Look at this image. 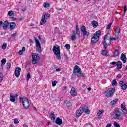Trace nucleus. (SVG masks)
<instances>
[{"label":"nucleus","instance_id":"nucleus-1","mask_svg":"<svg viewBox=\"0 0 127 127\" xmlns=\"http://www.w3.org/2000/svg\"><path fill=\"white\" fill-rule=\"evenodd\" d=\"M73 75H75L76 76H77L78 77H82V78H84L85 77V74L83 73L82 71H81V68L79 67V66L75 65L74 69H73Z\"/></svg>","mask_w":127,"mask_h":127},{"label":"nucleus","instance_id":"nucleus-2","mask_svg":"<svg viewBox=\"0 0 127 127\" xmlns=\"http://www.w3.org/2000/svg\"><path fill=\"white\" fill-rule=\"evenodd\" d=\"M114 119L118 120L119 121H122L124 120V117L122 115V113L120 111L119 108H116L114 110V114L113 115Z\"/></svg>","mask_w":127,"mask_h":127},{"label":"nucleus","instance_id":"nucleus-3","mask_svg":"<svg viewBox=\"0 0 127 127\" xmlns=\"http://www.w3.org/2000/svg\"><path fill=\"white\" fill-rule=\"evenodd\" d=\"M20 101L22 102V104L25 109H28L30 107L29 100H28V99L26 97L24 96L23 98L20 97Z\"/></svg>","mask_w":127,"mask_h":127},{"label":"nucleus","instance_id":"nucleus-4","mask_svg":"<svg viewBox=\"0 0 127 127\" xmlns=\"http://www.w3.org/2000/svg\"><path fill=\"white\" fill-rule=\"evenodd\" d=\"M101 33H102V32L100 30H98L94 34L91 39L92 43H97V42L99 41V38Z\"/></svg>","mask_w":127,"mask_h":127},{"label":"nucleus","instance_id":"nucleus-5","mask_svg":"<svg viewBox=\"0 0 127 127\" xmlns=\"http://www.w3.org/2000/svg\"><path fill=\"white\" fill-rule=\"evenodd\" d=\"M50 17V14L48 13H43L42 15V19L40 22V24L41 25H43L44 24L46 23L47 22L48 18Z\"/></svg>","mask_w":127,"mask_h":127},{"label":"nucleus","instance_id":"nucleus-6","mask_svg":"<svg viewBox=\"0 0 127 127\" xmlns=\"http://www.w3.org/2000/svg\"><path fill=\"white\" fill-rule=\"evenodd\" d=\"M115 91H116L115 88H110L107 89L105 92L106 97L111 98L115 94Z\"/></svg>","mask_w":127,"mask_h":127},{"label":"nucleus","instance_id":"nucleus-7","mask_svg":"<svg viewBox=\"0 0 127 127\" xmlns=\"http://www.w3.org/2000/svg\"><path fill=\"white\" fill-rule=\"evenodd\" d=\"M32 58L33 59L32 61V64H33V65H34V64H36V63H37V61L38 60V59H39V56L38 54H36L35 53H32Z\"/></svg>","mask_w":127,"mask_h":127},{"label":"nucleus","instance_id":"nucleus-8","mask_svg":"<svg viewBox=\"0 0 127 127\" xmlns=\"http://www.w3.org/2000/svg\"><path fill=\"white\" fill-rule=\"evenodd\" d=\"M34 40L36 42V50L40 53L41 52V46H40V42L36 38V37H34Z\"/></svg>","mask_w":127,"mask_h":127},{"label":"nucleus","instance_id":"nucleus-9","mask_svg":"<svg viewBox=\"0 0 127 127\" xmlns=\"http://www.w3.org/2000/svg\"><path fill=\"white\" fill-rule=\"evenodd\" d=\"M53 52L54 54H59L60 53V47L57 45H55L53 47Z\"/></svg>","mask_w":127,"mask_h":127},{"label":"nucleus","instance_id":"nucleus-10","mask_svg":"<svg viewBox=\"0 0 127 127\" xmlns=\"http://www.w3.org/2000/svg\"><path fill=\"white\" fill-rule=\"evenodd\" d=\"M112 42H111V40H108L106 39H104L103 40V45L104 46V48L105 50H107V46H109V45H111V43Z\"/></svg>","mask_w":127,"mask_h":127},{"label":"nucleus","instance_id":"nucleus-11","mask_svg":"<svg viewBox=\"0 0 127 127\" xmlns=\"http://www.w3.org/2000/svg\"><path fill=\"white\" fill-rule=\"evenodd\" d=\"M80 29L84 36H89V35H90V32L86 31V26L84 25L82 26Z\"/></svg>","mask_w":127,"mask_h":127},{"label":"nucleus","instance_id":"nucleus-12","mask_svg":"<svg viewBox=\"0 0 127 127\" xmlns=\"http://www.w3.org/2000/svg\"><path fill=\"white\" fill-rule=\"evenodd\" d=\"M17 97H18V95H17V94L13 95V93H10V101L11 102H12V103H14V102H15V101L16 100V99H17Z\"/></svg>","mask_w":127,"mask_h":127},{"label":"nucleus","instance_id":"nucleus-13","mask_svg":"<svg viewBox=\"0 0 127 127\" xmlns=\"http://www.w3.org/2000/svg\"><path fill=\"white\" fill-rule=\"evenodd\" d=\"M119 85L120 86L122 90H127V84L124 83L123 81H120L119 82Z\"/></svg>","mask_w":127,"mask_h":127},{"label":"nucleus","instance_id":"nucleus-14","mask_svg":"<svg viewBox=\"0 0 127 127\" xmlns=\"http://www.w3.org/2000/svg\"><path fill=\"white\" fill-rule=\"evenodd\" d=\"M20 72H21V68L19 67H17L15 70V76H16L17 78H18L20 75Z\"/></svg>","mask_w":127,"mask_h":127},{"label":"nucleus","instance_id":"nucleus-15","mask_svg":"<svg viewBox=\"0 0 127 127\" xmlns=\"http://www.w3.org/2000/svg\"><path fill=\"white\" fill-rule=\"evenodd\" d=\"M80 108H82V111H83V113H85V114H90V113H91V111H90V110H89V108L86 106H85L84 107H81Z\"/></svg>","mask_w":127,"mask_h":127},{"label":"nucleus","instance_id":"nucleus-16","mask_svg":"<svg viewBox=\"0 0 127 127\" xmlns=\"http://www.w3.org/2000/svg\"><path fill=\"white\" fill-rule=\"evenodd\" d=\"M121 111L123 112V113L124 114V115H126V114H127V108H126V106H125V103H123L121 105Z\"/></svg>","mask_w":127,"mask_h":127},{"label":"nucleus","instance_id":"nucleus-17","mask_svg":"<svg viewBox=\"0 0 127 127\" xmlns=\"http://www.w3.org/2000/svg\"><path fill=\"white\" fill-rule=\"evenodd\" d=\"M49 117L50 118L52 122L53 123L55 122V114H54V112H53V111L51 112Z\"/></svg>","mask_w":127,"mask_h":127},{"label":"nucleus","instance_id":"nucleus-18","mask_svg":"<svg viewBox=\"0 0 127 127\" xmlns=\"http://www.w3.org/2000/svg\"><path fill=\"white\" fill-rule=\"evenodd\" d=\"M83 110L82 108L80 107L76 112V115L77 117H80L83 114Z\"/></svg>","mask_w":127,"mask_h":127},{"label":"nucleus","instance_id":"nucleus-19","mask_svg":"<svg viewBox=\"0 0 127 127\" xmlns=\"http://www.w3.org/2000/svg\"><path fill=\"white\" fill-rule=\"evenodd\" d=\"M120 59L123 61V63H126V62H127V57H126V55L124 54V53L121 54Z\"/></svg>","mask_w":127,"mask_h":127},{"label":"nucleus","instance_id":"nucleus-20","mask_svg":"<svg viewBox=\"0 0 127 127\" xmlns=\"http://www.w3.org/2000/svg\"><path fill=\"white\" fill-rule=\"evenodd\" d=\"M9 25V23L7 21H5L3 24V29L6 30L8 28V26Z\"/></svg>","mask_w":127,"mask_h":127},{"label":"nucleus","instance_id":"nucleus-21","mask_svg":"<svg viewBox=\"0 0 127 127\" xmlns=\"http://www.w3.org/2000/svg\"><path fill=\"white\" fill-rule=\"evenodd\" d=\"M70 94L73 97H76V96H77V92L76 91V88L72 87L70 91Z\"/></svg>","mask_w":127,"mask_h":127},{"label":"nucleus","instance_id":"nucleus-22","mask_svg":"<svg viewBox=\"0 0 127 127\" xmlns=\"http://www.w3.org/2000/svg\"><path fill=\"white\" fill-rule=\"evenodd\" d=\"M117 65V69L118 70H121L122 69V67L123 66V64H122V62L121 61H119L116 63Z\"/></svg>","mask_w":127,"mask_h":127},{"label":"nucleus","instance_id":"nucleus-23","mask_svg":"<svg viewBox=\"0 0 127 127\" xmlns=\"http://www.w3.org/2000/svg\"><path fill=\"white\" fill-rule=\"evenodd\" d=\"M56 124H57V125H59V126H60L62 125V119L59 118H57L56 121H55Z\"/></svg>","mask_w":127,"mask_h":127},{"label":"nucleus","instance_id":"nucleus-24","mask_svg":"<svg viewBox=\"0 0 127 127\" xmlns=\"http://www.w3.org/2000/svg\"><path fill=\"white\" fill-rule=\"evenodd\" d=\"M15 26H16V24L14 22H11L10 24V30H13V29H14L15 28Z\"/></svg>","mask_w":127,"mask_h":127},{"label":"nucleus","instance_id":"nucleus-25","mask_svg":"<svg viewBox=\"0 0 127 127\" xmlns=\"http://www.w3.org/2000/svg\"><path fill=\"white\" fill-rule=\"evenodd\" d=\"M111 37H112V36H111V34L110 33H108L104 36V39H107L109 40H111Z\"/></svg>","mask_w":127,"mask_h":127},{"label":"nucleus","instance_id":"nucleus-26","mask_svg":"<svg viewBox=\"0 0 127 127\" xmlns=\"http://www.w3.org/2000/svg\"><path fill=\"white\" fill-rule=\"evenodd\" d=\"M115 31V35L120 37V27L117 26Z\"/></svg>","mask_w":127,"mask_h":127},{"label":"nucleus","instance_id":"nucleus-27","mask_svg":"<svg viewBox=\"0 0 127 127\" xmlns=\"http://www.w3.org/2000/svg\"><path fill=\"white\" fill-rule=\"evenodd\" d=\"M71 40L74 41L75 39H77V37H76V31H74L72 33L71 36Z\"/></svg>","mask_w":127,"mask_h":127},{"label":"nucleus","instance_id":"nucleus-28","mask_svg":"<svg viewBox=\"0 0 127 127\" xmlns=\"http://www.w3.org/2000/svg\"><path fill=\"white\" fill-rule=\"evenodd\" d=\"M1 67H3L4 65H5V63H6V59L4 58L1 61Z\"/></svg>","mask_w":127,"mask_h":127},{"label":"nucleus","instance_id":"nucleus-29","mask_svg":"<svg viewBox=\"0 0 127 127\" xmlns=\"http://www.w3.org/2000/svg\"><path fill=\"white\" fill-rule=\"evenodd\" d=\"M91 24H92V25H93V26L94 28H96V27H97V26H98V23L96 21H93L91 22Z\"/></svg>","mask_w":127,"mask_h":127},{"label":"nucleus","instance_id":"nucleus-30","mask_svg":"<svg viewBox=\"0 0 127 127\" xmlns=\"http://www.w3.org/2000/svg\"><path fill=\"white\" fill-rule=\"evenodd\" d=\"M119 50L118 49L115 50L113 55L114 57H116V56H118V55H119Z\"/></svg>","mask_w":127,"mask_h":127},{"label":"nucleus","instance_id":"nucleus-31","mask_svg":"<svg viewBox=\"0 0 127 127\" xmlns=\"http://www.w3.org/2000/svg\"><path fill=\"white\" fill-rule=\"evenodd\" d=\"M76 34H77V35H79L80 34V29H79V26L77 25L76 26Z\"/></svg>","mask_w":127,"mask_h":127},{"label":"nucleus","instance_id":"nucleus-32","mask_svg":"<svg viewBox=\"0 0 127 127\" xmlns=\"http://www.w3.org/2000/svg\"><path fill=\"white\" fill-rule=\"evenodd\" d=\"M117 84H118V82H117V80L116 79H114L112 81V86L113 87H116Z\"/></svg>","mask_w":127,"mask_h":127},{"label":"nucleus","instance_id":"nucleus-33","mask_svg":"<svg viewBox=\"0 0 127 127\" xmlns=\"http://www.w3.org/2000/svg\"><path fill=\"white\" fill-rule=\"evenodd\" d=\"M117 102H118V99H115L114 100L112 101L110 104L112 105H115V104H117Z\"/></svg>","mask_w":127,"mask_h":127},{"label":"nucleus","instance_id":"nucleus-34","mask_svg":"<svg viewBox=\"0 0 127 127\" xmlns=\"http://www.w3.org/2000/svg\"><path fill=\"white\" fill-rule=\"evenodd\" d=\"M43 5L44 7H45V8H48V7H49L50 5L47 2H45L43 3Z\"/></svg>","mask_w":127,"mask_h":127},{"label":"nucleus","instance_id":"nucleus-35","mask_svg":"<svg viewBox=\"0 0 127 127\" xmlns=\"http://www.w3.org/2000/svg\"><path fill=\"white\" fill-rule=\"evenodd\" d=\"M65 103L66 104L67 107H72V103H71L70 101H68L67 100H66L65 101Z\"/></svg>","mask_w":127,"mask_h":127},{"label":"nucleus","instance_id":"nucleus-36","mask_svg":"<svg viewBox=\"0 0 127 127\" xmlns=\"http://www.w3.org/2000/svg\"><path fill=\"white\" fill-rule=\"evenodd\" d=\"M120 37L119 36L115 35V38H111V42H112V40L116 41L117 39H119Z\"/></svg>","mask_w":127,"mask_h":127},{"label":"nucleus","instance_id":"nucleus-37","mask_svg":"<svg viewBox=\"0 0 127 127\" xmlns=\"http://www.w3.org/2000/svg\"><path fill=\"white\" fill-rule=\"evenodd\" d=\"M55 55H56V58H57V59H58L59 60H60V59H61L60 53H59V54H55Z\"/></svg>","mask_w":127,"mask_h":127},{"label":"nucleus","instance_id":"nucleus-38","mask_svg":"<svg viewBox=\"0 0 127 127\" xmlns=\"http://www.w3.org/2000/svg\"><path fill=\"white\" fill-rule=\"evenodd\" d=\"M2 80H3V75L2 73H0V83H1L2 82Z\"/></svg>","mask_w":127,"mask_h":127},{"label":"nucleus","instance_id":"nucleus-39","mask_svg":"<svg viewBox=\"0 0 127 127\" xmlns=\"http://www.w3.org/2000/svg\"><path fill=\"white\" fill-rule=\"evenodd\" d=\"M102 113H104V110H99L97 114V115L99 117V116H101V114H102Z\"/></svg>","mask_w":127,"mask_h":127},{"label":"nucleus","instance_id":"nucleus-40","mask_svg":"<svg viewBox=\"0 0 127 127\" xmlns=\"http://www.w3.org/2000/svg\"><path fill=\"white\" fill-rule=\"evenodd\" d=\"M13 14H14L13 11H9L8 12V15H9V16H12V15H13Z\"/></svg>","mask_w":127,"mask_h":127},{"label":"nucleus","instance_id":"nucleus-41","mask_svg":"<svg viewBox=\"0 0 127 127\" xmlns=\"http://www.w3.org/2000/svg\"><path fill=\"white\" fill-rule=\"evenodd\" d=\"M56 84H57V81H53L52 82L53 87H55L56 86Z\"/></svg>","mask_w":127,"mask_h":127},{"label":"nucleus","instance_id":"nucleus-42","mask_svg":"<svg viewBox=\"0 0 127 127\" xmlns=\"http://www.w3.org/2000/svg\"><path fill=\"white\" fill-rule=\"evenodd\" d=\"M65 46L66 49H70L71 48V45L69 44H66Z\"/></svg>","mask_w":127,"mask_h":127},{"label":"nucleus","instance_id":"nucleus-43","mask_svg":"<svg viewBox=\"0 0 127 127\" xmlns=\"http://www.w3.org/2000/svg\"><path fill=\"white\" fill-rule=\"evenodd\" d=\"M7 45V44H6V43H4L2 46V49H5V48H6Z\"/></svg>","mask_w":127,"mask_h":127},{"label":"nucleus","instance_id":"nucleus-44","mask_svg":"<svg viewBox=\"0 0 127 127\" xmlns=\"http://www.w3.org/2000/svg\"><path fill=\"white\" fill-rule=\"evenodd\" d=\"M114 126L115 127H120L121 125L120 124H118L116 122H114Z\"/></svg>","mask_w":127,"mask_h":127},{"label":"nucleus","instance_id":"nucleus-45","mask_svg":"<svg viewBox=\"0 0 127 127\" xmlns=\"http://www.w3.org/2000/svg\"><path fill=\"white\" fill-rule=\"evenodd\" d=\"M11 66V64H10V63H7V69H10V67Z\"/></svg>","mask_w":127,"mask_h":127},{"label":"nucleus","instance_id":"nucleus-46","mask_svg":"<svg viewBox=\"0 0 127 127\" xmlns=\"http://www.w3.org/2000/svg\"><path fill=\"white\" fill-rule=\"evenodd\" d=\"M102 55H104L105 56H106V55H107V51L106 50L102 51Z\"/></svg>","mask_w":127,"mask_h":127},{"label":"nucleus","instance_id":"nucleus-47","mask_svg":"<svg viewBox=\"0 0 127 127\" xmlns=\"http://www.w3.org/2000/svg\"><path fill=\"white\" fill-rule=\"evenodd\" d=\"M30 73H28L27 75V81H29V79H30Z\"/></svg>","mask_w":127,"mask_h":127},{"label":"nucleus","instance_id":"nucleus-48","mask_svg":"<svg viewBox=\"0 0 127 127\" xmlns=\"http://www.w3.org/2000/svg\"><path fill=\"white\" fill-rule=\"evenodd\" d=\"M112 24H113V23H110L108 26H107V29H110L111 27H112Z\"/></svg>","mask_w":127,"mask_h":127},{"label":"nucleus","instance_id":"nucleus-49","mask_svg":"<svg viewBox=\"0 0 127 127\" xmlns=\"http://www.w3.org/2000/svg\"><path fill=\"white\" fill-rule=\"evenodd\" d=\"M117 64V62H112L110 63V65H116Z\"/></svg>","mask_w":127,"mask_h":127},{"label":"nucleus","instance_id":"nucleus-50","mask_svg":"<svg viewBox=\"0 0 127 127\" xmlns=\"http://www.w3.org/2000/svg\"><path fill=\"white\" fill-rule=\"evenodd\" d=\"M14 124H18V123H19V121L17 119H14Z\"/></svg>","mask_w":127,"mask_h":127},{"label":"nucleus","instance_id":"nucleus-51","mask_svg":"<svg viewBox=\"0 0 127 127\" xmlns=\"http://www.w3.org/2000/svg\"><path fill=\"white\" fill-rule=\"evenodd\" d=\"M16 35H17V33H15L11 35V37H15V36H16Z\"/></svg>","mask_w":127,"mask_h":127},{"label":"nucleus","instance_id":"nucleus-52","mask_svg":"<svg viewBox=\"0 0 127 127\" xmlns=\"http://www.w3.org/2000/svg\"><path fill=\"white\" fill-rule=\"evenodd\" d=\"M111 126H112L111 123H108V124H107L106 127H111Z\"/></svg>","mask_w":127,"mask_h":127},{"label":"nucleus","instance_id":"nucleus-53","mask_svg":"<svg viewBox=\"0 0 127 127\" xmlns=\"http://www.w3.org/2000/svg\"><path fill=\"white\" fill-rule=\"evenodd\" d=\"M123 11H124V12H126V11H127V6L126 5L124 6Z\"/></svg>","mask_w":127,"mask_h":127},{"label":"nucleus","instance_id":"nucleus-54","mask_svg":"<svg viewBox=\"0 0 127 127\" xmlns=\"http://www.w3.org/2000/svg\"><path fill=\"white\" fill-rule=\"evenodd\" d=\"M2 24L3 25V22L2 21H0V27L2 26Z\"/></svg>","mask_w":127,"mask_h":127},{"label":"nucleus","instance_id":"nucleus-55","mask_svg":"<svg viewBox=\"0 0 127 127\" xmlns=\"http://www.w3.org/2000/svg\"><path fill=\"white\" fill-rule=\"evenodd\" d=\"M23 19H24V18H23V17H21V18H19L18 19V21H21L23 20Z\"/></svg>","mask_w":127,"mask_h":127},{"label":"nucleus","instance_id":"nucleus-56","mask_svg":"<svg viewBox=\"0 0 127 127\" xmlns=\"http://www.w3.org/2000/svg\"><path fill=\"white\" fill-rule=\"evenodd\" d=\"M22 53H23V51L22 50H20L19 51V54L21 55V54H22Z\"/></svg>","mask_w":127,"mask_h":127},{"label":"nucleus","instance_id":"nucleus-57","mask_svg":"<svg viewBox=\"0 0 127 127\" xmlns=\"http://www.w3.org/2000/svg\"><path fill=\"white\" fill-rule=\"evenodd\" d=\"M60 71V69L57 68L56 69V72H59Z\"/></svg>","mask_w":127,"mask_h":127},{"label":"nucleus","instance_id":"nucleus-58","mask_svg":"<svg viewBox=\"0 0 127 127\" xmlns=\"http://www.w3.org/2000/svg\"><path fill=\"white\" fill-rule=\"evenodd\" d=\"M117 78H121V74H118L117 76Z\"/></svg>","mask_w":127,"mask_h":127},{"label":"nucleus","instance_id":"nucleus-59","mask_svg":"<svg viewBox=\"0 0 127 127\" xmlns=\"http://www.w3.org/2000/svg\"><path fill=\"white\" fill-rule=\"evenodd\" d=\"M22 51L23 52V51H25V47H23L22 48Z\"/></svg>","mask_w":127,"mask_h":127},{"label":"nucleus","instance_id":"nucleus-60","mask_svg":"<svg viewBox=\"0 0 127 127\" xmlns=\"http://www.w3.org/2000/svg\"><path fill=\"white\" fill-rule=\"evenodd\" d=\"M63 81H66V78L64 77V78H63Z\"/></svg>","mask_w":127,"mask_h":127},{"label":"nucleus","instance_id":"nucleus-61","mask_svg":"<svg viewBox=\"0 0 127 127\" xmlns=\"http://www.w3.org/2000/svg\"><path fill=\"white\" fill-rule=\"evenodd\" d=\"M91 88L89 87V88H87V90H88V91H91Z\"/></svg>","mask_w":127,"mask_h":127},{"label":"nucleus","instance_id":"nucleus-62","mask_svg":"<svg viewBox=\"0 0 127 127\" xmlns=\"http://www.w3.org/2000/svg\"><path fill=\"white\" fill-rule=\"evenodd\" d=\"M26 9H25V8H24V9H22L23 11H25Z\"/></svg>","mask_w":127,"mask_h":127},{"label":"nucleus","instance_id":"nucleus-63","mask_svg":"<svg viewBox=\"0 0 127 127\" xmlns=\"http://www.w3.org/2000/svg\"><path fill=\"white\" fill-rule=\"evenodd\" d=\"M38 38H39V39H41V37H40V36H38Z\"/></svg>","mask_w":127,"mask_h":127},{"label":"nucleus","instance_id":"nucleus-64","mask_svg":"<svg viewBox=\"0 0 127 127\" xmlns=\"http://www.w3.org/2000/svg\"><path fill=\"white\" fill-rule=\"evenodd\" d=\"M49 124H50L49 122H48V123H47V126H49Z\"/></svg>","mask_w":127,"mask_h":127}]
</instances>
